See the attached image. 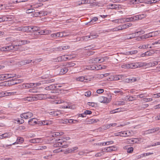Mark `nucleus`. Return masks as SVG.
Segmentation results:
<instances>
[{"mask_svg":"<svg viewBox=\"0 0 160 160\" xmlns=\"http://www.w3.org/2000/svg\"><path fill=\"white\" fill-rule=\"evenodd\" d=\"M158 128H154L149 129L148 130L145 131L144 132V134H147L152 133L158 131Z\"/></svg>","mask_w":160,"mask_h":160,"instance_id":"obj_9","label":"nucleus"},{"mask_svg":"<svg viewBox=\"0 0 160 160\" xmlns=\"http://www.w3.org/2000/svg\"><path fill=\"white\" fill-rule=\"evenodd\" d=\"M106 68V66H103V67L101 66V65H99V67L96 66L95 67V69L96 70H98L100 69H103Z\"/></svg>","mask_w":160,"mask_h":160,"instance_id":"obj_42","label":"nucleus"},{"mask_svg":"<svg viewBox=\"0 0 160 160\" xmlns=\"http://www.w3.org/2000/svg\"><path fill=\"white\" fill-rule=\"evenodd\" d=\"M106 58V57L92 58L89 60V62L92 63H100L104 62Z\"/></svg>","mask_w":160,"mask_h":160,"instance_id":"obj_3","label":"nucleus"},{"mask_svg":"<svg viewBox=\"0 0 160 160\" xmlns=\"http://www.w3.org/2000/svg\"><path fill=\"white\" fill-rule=\"evenodd\" d=\"M153 154L152 153H144L141 154V155L138 156V159L140 158H142L144 157L147 156L149 155H151V154Z\"/></svg>","mask_w":160,"mask_h":160,"instance_id":"obj_34","label":"nucleus"},{"mask_svg":"<svg viewBox=\"0 0 160 160\" xmlns=\"http://www.w3.org/2000/svg\"><path fill=\"white\" fill-rule=\"evenodd\" d=\"M55 87L52 85H51L49 86L46 87L45 89L47 90H51L55 88Z\"/></svg>","mask_w":160,"mask_h":160,"instance_id":"obj_36","label":"nucleus"},{"mask_svg":"<svg viewBox=\"0 0 160 160\" xmlns=\"http://www.w3.org/2000/svg\"><path fill=\"white\" fill-rule=\"evenodd\" d=\"M138 52V51L137 50H132L129 52H128V53L129 54H134L137 53Z\"/></svg>","mask_w":160,"mask_h":160,"instance_id":"obj_57","label":"nucleus"},{"mask_svg":"<svg viewBox=\"0 0 160 160\" xmlns=\"http://www.w3.org/2000/svg\"><path fill=\"white\" fill-rule=\"evenodd\" d=\"M132 25V24L130 22H128L126 24L122 25V28H123V29H126L131 26Z\"/></svg>","mask_w":160,"mask_h":160,"instance_id":"obj_29","label":"nucleus"},{"mask_svg":"<svg viewBox=\"0 0 160 160\" xmlns=\"http://www.w3.org/2000/svg\"><path fill=\"white\" fill-rule=\"evenodd\" d=\"M124 29L122 28V25H120L118 26L117 27H116L113 28H112L109 30V31L114 32L120 30Z\"/></svg>","mask_w":160,"mask_h":160,"instance_id":"obj_16","label":"nucleus"},{"mask_svg":"<svg viewBox=\"0 0 160 160\" xmlns=\"http://www.w3.org/2000/svg\"><path fill=\"white\" fill-rule=\"evenodd\" d=\"M31 28L30 27L24 26L20 27L21 31L22 32H26L29 30V28Z\"/></svg>","mask_w":160,"mask_h":160,"instance_id":"obj_30","label":"nucleus"},{"mask_svg":"<svg viewBox=\"0 0 160 160\" xmlns=\"http://www.w3.org/2000/svg\"><path fill=\"white\" fill-rule=\"evenodd\" d=\"M113 92L115 94H118L121 95H122L123 94V92L119 89H118L117 90L114 91Z\"/></svg>","mask_w":160,"mask_h":160,"instance_id":"obj_35","label":"nucleus"},{"mask_svg":"<svg viewBox=\"0 0 160 160\" xmlns=\"http://www.w3.org/2000/svg\"><path fill=\"white\" fill-rule=\"evenodd\" d=\"M38 120L35 118H32L30 119L28 121L29 124L34 125L35 124H38Z\"/></svg>","mask_w":160,"mask_h":160,"instance_id":"obj_13","label":"nucleus"},{"mask_svg":"<svg viewBox=\"0 0 160 160\" xmlns=\"http://www.w3.org/2000/svg\"><path fill=\"white\" fill-rule=\"evenodd\" d=\"M15 93H16V92H0V97L14 95Z\"/></svg>","mask_w":160,"mask_h":160,"instance_id":"obj_12","label":"nucleus"},{"mask_svg":"<svg viewBox=\"0 0 160 160\" xmlns=\"http://www.w3.org/2000/svg\"><path fill=\"white\" fill-rule=\"evenodd\" d=\"M55 80L54 79H48L45 81V83H51L52 82H53L55 81Z\"/></svg>","mask_w":160,"mask_h":160,"instance_id":"obj_48","label":"nucleus"},{"mask_svg":"<svg viewBox=\"0 0 160 160\" xmlns=\"http://www.w3.org/2000/svg\"><path fill=\"white\" fill-rule=\"evenodd\" d=\"M147 15L146 14H139L138 15V20H141L142 19L146 18Z\"/></svg>","mask_w":160,"mask_h":160,"instance_id":"obj_32","label":"nucleus"},{"mask_svg":"<svg viewBox=\"0 0 160 160\" xmlns=\"http://www.w3.org/2000/svg\"><path fill=\"white\" fill-rule=\"evenodd\" d=\"M84 112V114H85V115L88 114L90 115L92 113V111L90 110H86Z\"/></svg>","mask_w":160,"mask_h":160,"instance_id":"obj_59","label":"nucleus"},{"mask_svg":"<svg viewBox=\"0 0 160 160\" xmlns=\"http://www.w3.org/2000/svg\"><path fill=\"white\" fill-rule=\"evenodd\" d=\"M151 35L150 33L149 32V33L145 34L141 36L140 37V38L142 40L144 39L151 38Z\"/></svg>","mask_w":160,"mask_h":160,"instance_id":"obj_20","label":"nucleus"},{"mask_svg":"<svg viewBox=\"0 0 160 160\" xmlns=\"http://www.w3.org/2000/svg\"><path fill=\"white\" fill-rule=\"evenodd\" d=\"M10 134L9 133H7L3 134L0 135V139H2L6 138H9L10 137Z\"/></svg>","mask_w":160,"mask_h":160,"instance_id":"obj_22","label":"nucleus"},{"mask_svg":"<svg viewBox=\"0 0 160 160\" xmlns=\"http://www.w3.org/2000/svg\"><path fill=\"white\" fill-rule=\"evenodd\" d=\"M51 36L52 38L59 37L58 32L51 34Z\"/></svg>","mask_w":160,"mask_h":160,"instance_id":"obj_49","label":"nucleus"},{"mask_svg":"<svg viewBox=\"0 0 160 160\" xmlns=\"http://www.w3.org/2000/svg\"><path fill=\"white\" fill-rule=\"evenodd\" d=\"M56 62H61L62 61V56L58 57L55 59Z\"/></svg>","mask_w":160,"mask_h":160,"instance_id":"obj_54","label":"nucleus"},{"mask_svg":"<svg viewBox=\"0 0 160 160\" xmlns=\"http://www.w3.org/2000/svg\"><path fill=\"white\" fill-rule=\"evenodd\" d=\"M148 105L147 104H144L141 105V108H145L148 107Z\"/></svg>","mask_w":160,"mask_h":160,"instance_id":"obj_61","label":"nucleus"},{"mask_svg":"<svg viewBox=\"0 0 160 160\" xmlns=\"http://www.w3.org/2000/svg\"><path fill=\"white\" fill-rule=\"evenodd\" d=\"M113 143V141H111L110 142H104L102 144V145H108L110 144H112Z\"/></svg>","mask_w":160,"mask_h":160,"instance_id":"obj_51","label":"nucleus"},{"mask_svg":"<svg viewBox=\"0 0 160 160\" xmlns=\"http://www.w3.org/2000/svg\"><path fill=\"white\" fill-rule=\"evenodd\" d=\"M158 64V62L157 61L152 62H150L147 64L146 66L148 67H154L157 65Z\"/></svg>","mask_w":160,"mask_h":160,"instance_id":"obj_19","label":"nucleus"},{"mask_svg":"<svg viewBox=\"0 0 160 160\" xmlns=\"http://www.w3.org/2000/svg\"><path fill=\"white\" fill-rule=\"evenodd\" d=\"M23 82V80L21 79H17L12 78L8 81V86L13 85L17 84L19 83Z\"/></svg>","mask_w":160,"mask_h":160,"instance_id":"obj_5","label":"nucleus"},{"mask_svg":"<svg viewBox=\"0 0 160 160\" xmlns=\"http://www.w3.org/2000/svg\"><path fill=\"white\" fill-rule=\"evenodd\" d=\"M143 65V63L140 62H129L122 65V67L125 68L135 69L141 67Z\"/></svg>","mask_w":160,"mask_h":160,"instance_id":"obj_1","label":"nucleus"},{"mask_svg":"<svg viewBox=\"0 0 160 160\" xmlns=\"http://www.w3.org/2000/svg\"><path fill=\"white\" fill-rule=\"evenodd\" d=\"M4 20L5 21H11L13 19V17L11 15H6L3 16Z\"/></svg>","mask_w":160,"mask_h":160,"instance_id":"obj_18","label":"nucleus"},{"mask_svg":"<svg viewBox=\"0 0 160 160\" xmlns=\"http://www.w3.org/2000/svg\"><path fill=\"white\" fill-rule=\"evenodd\" d=\"M91 92L90 91H88L87 92H86L85 93V96L87 97H89L91 95Z\"/></svg>","mask_w":160,"mask_h":160,"instance_id":"obj_60","label":"nucleus"},{"mask_svg":"<svg viewBox=\"0 0 160 160\" xmlns=\"http://www.w3.org/2000/svg\"><path fill=\"white\" fill-rule=\"evenodd\" d=\"M38 124L39 125H48L50 124L49 122L47 120L39 121L38 120Z\"/></svg>","mask_w":160,"mask_h":160,"instance_id":"obj_11","label":"nucleus"},{"mask_svg":"<svg viewBox=\"0 0 160 160\" xmlns=\"http://www.w3.org/2000/svg\"><path fill=\"white\" fill-rule=\"evenodd\" d=\"M98 35L97 34L93 35L91 33L90 36H87L82 37V39L85 41H87L91 40L93 39L98 38Z\"/></svg>","mask_w":160,"mask_h":160,"instance_id":"obj_6","label":"nucleus"},{"mask_svg":"<svg viewBox=\"0 0 160 160\" xmlns=\"http://www.w3.org/2000/svg\"><path fill=\"white\" fill-rule=\"evenodd\" d=\"M103 127V128L105 129H108L110 128L111 127L110 124H107L106 125H104Z\"/></svg>","mask_w":160,"mask_h":160,"instance_id":"obj_55","label":"nucleus"},{"mask_svg":"<svg viewBox=\"0 0 160 160\" xmlns=\"http://www.w3.org/2000/svg\"><path fill=\"white\" fill-rule=\"evenodd\" d=\"M126 99H127L129 101H132L134 99L133 97L129 96H127L126 97Z\"/></svg>","mask_w":160,"mask_h":160,"instance_id":"obj_46","label":"nucleus"},{"mask_svg":"<svg viewBox=\"0 0 160 160\" xmlns=\"http://www.w3.org/2000/svg\"><path fill=\"white\" fill-rule=\"evenodd\" d=\"M104 89H98L97 90L96 92L97 93L101 94L102 93L104 92Z\"/></svg>","mask_w":160,"mask_h":160,"instance_id":"obj_56","label":"nucleus"},{"mask_svg":"<svg viewBox=\"0 0 160 160\" xmlns=\"http://www.w3.org/2000/svg\"><path fill=\"white\" fill-rule=\"evenodd\" d=\"M119 108H117L113 110H111L110 111V113L111 114L119 112Z\"/></svg>","mask_w":160,"mask_h":160,"instance_id":"obj_44","label":"nucleus"},{"mask_svg":"<svg viewBox=\"0 0 160 160\" xmlns=\"http://www.w3.org/2000/svg\"><path fill=\"white\" fill-rule=\"evenodd\" d=\"M33 31H38V34H45L47 33H46V31L44 30H42L40 32L38 31H39L40 28L39 27H31L30 28ZM47 32V31H46Z\"/></svg>","mask_w":160,"mask_h":160,"instance_id":"obj_8","label":"nucleus"},{"mask_svg":"<svg viewBox=\"0 0 160 160\" xmlns=\"http://www.w3.org/2000/svg\"><path fill=\"white\" fill-rule=\"evenodd\" d=\"M35 10L33 8H30L28 9L26 11V13H30L32 12H34Z\"/></svg>","mask_w":160,"mask_h":160,"instance_id":"obj_40","label":"nucleus"},{"mask_svg":"<svg viewBox=\"0 0 160 160\" xmlns=\"http://www.w3.org/2000/svg\"><path fill=\"white\" fill-rule=\"evenodd\" d=\"M125 21L127 22L133 21L132 17H131L130 18H126L125 19Z\"/></svg>","mask_w":160,"mask_h":160,"instance_id":"obj_58","label":"nucleus"},{"mask_svg":"<svg viewBox=\"0 0 160 160\" xmlns=\"http://www.w3.org/2000/svg\"><path fill=\"white\" fill-rule=\"evenodd\" d=\"M116 148L114 146L104 148V152H110L112 151H115L116 150Z\"/></svg>","mask_w":160,"mask_h":160,"instance_id":"obj_14","label":"nucleus"},{"mask_svg":"<svg viewBox=\"0 0 160 160\" xmlns=\"http://www.w3.org/2000/svg\"><path fill=\"white\" fill-rule=\"evenodd\" d=\"M135 35L134 34H131L126 35V38L128 39H131L135 37Z\"/></svg>","mask_w":160,"mask_h":160,"instance_id":"obj_37","label":"nucleus"},{"mask_svg":"<svg viewBox=\"0 0 160 160\" xmlns=\"http://www.w3.org/2000/svg\"><path fill=\"white\" fill-rule=\"evenodd\" d=\"M33 116V114L32 112H28L24 113L21 114L20 115L21 117L22 118L28 119L31 118Z\"/></svg>","mask_w":160,"mask_h":160,"instance_id":"obj_7","label":"nucleus"},{"mask_svg":"<svg viewBox=\"0 0 160 160\" xmlns=\"http://www.w3.org/2000/svg\"><path fill=\"white\" fill-rule=\"evenodd\" d=\"M116 4H112L108 5V7L109 9H116Z\"/></svg>","mask_w":160,"mask_h":160,"instance_id":"obj_41","label":"nucleus"},{"mask_svg":"<svg viewBox=\"0 0 160 160\" xmlns=\"http://www.w3.org/2000/svg\"><path fill=\"white\" fill-rule=\"evenodd\" d=\"M38 13L41 14V16H45L47 15L48 13H51V12H48L47 11H40L38 12Z\"/></svg>","mask_w":160,"mask_h":160,"instance_id":"obj_33","label":"nucleus"},{"mask_svg":"<svg viewBox=\"0 0 160 160\" xmlns=\"http://www.w3.org/2000/svg\"><path fill=\"white\" fill-rule=\"evenodd\" d=\"M137 79L135 78H132L129 79V81L131 82H134L137 81Z\"/></svg>","mask_w":160,"mask_h":160,"instance_id":"obj_63","label":"nucleus"},{"mask_svg":"<svg viewBox=\"0 0 160 160\" xmlns=\"http://www.w3.org/2000/svg\"><path fill=\"white\" fill-rule=\"evenodd\" d=\"M113 104L115 105H124L125 104V102L123 101H117L114 102Z\"/></svg>","mask_w":160,"mask_h":160,"instance_id":"obj_23","label":"nucleus"},{"mask_svg":"<svg viewBox=\"0 0 160 160\" xmlns=\"http://www.w3.org/2000/svg\"><path fill=\"white\" fill-rule=\"evenodd\" d=\"M69 144V142H66L64 141H62V140H59L58 141L54 144L53 146L54 147H62L63 148H66L68 146Z\"/></svg>","mask_w":160,"mask_h":160,"instance_id":"obj_2","label":"nucleus"},{"mask_svg":"<svg viewBox=\"0 0 160 160\" xmlns=\"http://www.w3.org/2000/svg\"><path fill=\"white\" fill-rule=\"evenodd\" d=\"M41 138H36L31 139L30 142L31 143H39L42 142Z\"/></svg>","mask_w":160,"mask_h":160,"instance_id":"obj_15","label":"nucleus"},{"mask_svg":"<svg viewBox=\"0 0 160 160\" xmlns=\"http://www.w3.org/2000/svg\"><path fill=\"white\" fill-rule=\"evenodd\" d=\"M111 99L112 96L110 94L108 95V97H101L99 98L100 102L104 103H109L111 101Z\"/></svg>","mask_w":160,"mask_h":160,"instance_id":"obj_4","label":"nucleus"},{"mask_svg":"<svg viewBox=\"0 0 160 160\" xmlns=\"http://www.w3.org/2000/svg\"><path fill=\"white\" fill-rule=\"evenodd\" d=\"M59 37H64L66 35L65 34L64 32H58Z\"/></svg>","mask_w":160,"mask_h":160,"instance_id":"obj_50","label":"nucleus"},{"mask_svg":"<svg viewBox=\"0 0 160 160\" xmlns=\"http://www.w3.org/2000/svg\"><path fill=\"white\" fill-rule=\"evenodd\" d=\"M160 31H158L150 32V33L151 35V37H153L158 36L160 34Z\"/></svg>","mask_w":160,"mask_h":160,"instance_id":"obj_27","label":"nucleus"},{"mask_svg":"<svg viewBox=\"0 0 160 160\" xmlns=\"http://www.w3.org/2000/svg\"><path fill=\"white\" fill-rule=\"evenodd\" d=\"M5 47L6 48L7 51H8L13 50L15 48V45H11L6 46Z\"/></svg>","mask_w":160,"mask_h":160,"instance_id":"obj_24","label":"nucleus"},{"mask_svg":"<svg viewBox=\"0 0 160 160\" xmlns=\"http://www.w3.org/2000/svg\"><path fill=\"white\" fill-rule=\"evenodd\" d=\"M23 40L19 41L18 42V44L16 45H15V47L19 46H21L22 45L24 44V43L23 42Z\"/></svg>","mask_w":160,"mask_h":160,"instance_id":"obj_45","label":"nucleus"},{"mask_svg":"<svg viewBox=\"0 0 160 160\" xmlns=\"http://www.w3.org/2000/svg\"><path fill=\"white\" fill-rule=\"evenodd\" d=\"M154 52H155L153 50H151L149 51H148L145 53H142L141 56L142 57L151 56H152Z\"/></svg>","mask_w":160,"mask_h":160,"instance_id":"obj_10","label":"nucleus"},{"mask_svg":"<svg viewBox=\"0 0 160 160\" xmlns=\"http://www.w3.org/2000/svg\"><path fill=\"white\" fill-rule=\"evenodd\" d=\"M69 55H64L62 56V61H66L69 59Z\"/></svg>","mask_w":160,"mask_h":160,"instance_id":"obj_39","label":"nucleus"},{"mask_svg":"<svg viewBox=\"0 0 160 160\" xmlns=\"http://www.w3.org/2000/svg\"><path fill=\"white\" fill-rule=\"evenodd\" d=\"M122 20V19H119L115 20H112V22H113L118 23L120 22H121V21Z\"/></svg>","mask_w":160,"mask_h":160,"instance_id":"obj_53","label":"nucleus"},{"mask_svg":"<svg viewBox=\"0 0 160 160\" xmlns=\"http://www.w3.org/2000/svg\"><path fill=\"white\" fill-rule=\"evenodd\" d=\"M76 80L78 81L83 82L85 80L84 78L83 77H81L76 78Z\"/></svg>","mask_w":160,"mask_h":160,"instance_id":"obj_52","label":"nucleus"},{"mask_svg":"<svg viewBox=\"0 0 160 160\" xmlns=\"http://www.w3.org/2000/svg\"><path fill=\"white\" fill-rule=\"evenodd\" d=\"M133 150V148L132 147H130L128 148L127 152L128 153H132Z\"/></svg>","mask_w":160,"mask_h":160,"instance_id":"obj_47","label":"nucleus"},{"mask_svg":"<svg viewBox=\"0 0 160 160\" xmlns=\"http://www.w3.org/2000/svg\"><path fill=\"white\" fill-rule=\"evenodd\" d=\"M125 131L127 137H129L132 135V131L129 130H127Z\"/></svg>","mask_w":160,"mask_h":160,"instance_id":"obj_43","label":"nucleus"},{"mask_svg":"<svg viewBox=\"0 0 160 160\" xmlns=\"http://www.w3.org/2000/svg\"><path fill=\"white\" fill-rule=\"evenodd\" d=\"M98 19V18L97 17H94L91 19V21L89 22L88 23L89 24H94V22L97 21Z\"/></svg>","mask_w":160,"mask_h":160,"instance_id":"obj_28","label":"nucleus"},{"mask_svg":"<svg viewBox=\"0 0 160 160\" xmlns=\"http://www.w3.org/2000/svg\"><path fill=\"white\" fill-rule=\"evenodd\" d=\"M68 69L66 67H64V68H62L61 69L60 71V74H63L66 73L68 71Z\"/></svg>","mask_w":160,"mask_h":160,"instance_id":"obj_31","label":"nucleus"},{"mask_svg":"<svg viewBox=\"0 0 160 160\" xmlns=\"http://www.w3.org/2000/svg\"><path fill=\"white\" fill-rule=\"evenodd\" d=\"M152 47L150 44H147V45H141L138 47V48L140 49H145L148 48H151Z\"/></svg>","mask_w":160,"mask_h":160,"instance_id":"obj_17","label":"nucleus"},{"mask_svg":"<svg viewBox=\"0 0 160 160\" xmlns=\"http://www.w3.org/2000/svg\"><path fill=\"white\" fill-rule=\"evenodd\" d=\"M142 139L141 138H134L131 140V141L132 143H138L139 142H141Z\"/></svg>","mask_w":160,"mask_h":160,"instance_id":"obj_25","label":"nucleus"},{"mask_svg":"<svg viewBox=\"0 0 160 160\" xmlns=\"http://www.w3.org/2000/svg\"><path fill=\"white\" fill-rule=\"evenodd\" d=\"M62 107L64 108H70V105L69 103L66 102H64V104L62 106Z\"/></svg>","mask_w":160,"mask_h":160,"instance_id":"obj_38","label":"nucleus"},{"mask_svg":"<svg viewBox=\"0 0 160 160\" xmlns=\"http://www.w3.org/2000/svg\"><path fill=\"white\" fill-rule=\"evenodd\" d=\"M157 44H160V39L158 40L157 41H156L152 43V45H154Z\"/></svg>","mask_w":160,"mask_h":160,"instance_id":"obj_64","label":"nucleus"},{"mask_svg":"<svg viewBox=\"0 0 160 160\" xmlns=\"http://www.w3.org/2000/svg\"><path fill=\"white\" fill-rule=\"evenodd\" d=\"M24 141V139L22 138L18 137L16 142L13 143L12 144H15V143H22Z\"/></svg>","mask_w":160,"mask_h":160,"instance_id":"obj_26","label":"nucleus"},{"mask_svg":"<svg viewBox=\"0 0 160 160\" xmlns=\"http://www.w3.org/2000/svg\"><path fill=\"white\" fill-rule=\"evenodd\" d=\"M47 147L44 146L39 145L35 147V150H42L46 149Z\"/></svg>","mask_w":160,"mask_h":160,"instance_id":"obj_21","label":"nucleus"},{"mask_svg":"<svg viewBox=\"0 0 160 160\" xmlns=\"http://www.w3.org/2000/svg\"><path fill=\"white\" fill-rule=\"evenodd\" d=\"M102 154H103L102 152H98L95 154V156L96 157H100L101 156Z\"/></svg>","mask_w":160,"mask_h":160,"instance_id":"obj_62","label":"nucleus"}]
</instances>
